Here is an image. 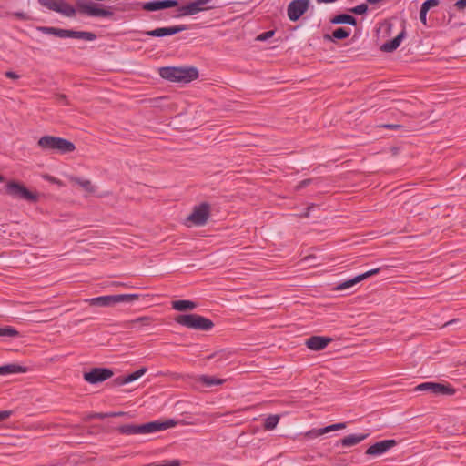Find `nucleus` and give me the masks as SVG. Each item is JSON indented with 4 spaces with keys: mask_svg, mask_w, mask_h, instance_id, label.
<instances>
[{
    "mask_svg": "<svg viewBox=\"0 0 466 466\" xmlns=\"http://www.w3.org/2000/svg\"><path fill=\"white\" fill-rule=\"evenodd\" d=\"M464 364H465V366H466V360H465V363H464Z\"/></svg>",
    "mask_w": 466,
    "mask_h": 466,
    "instance_id": "e2e57ef3",
    "label": "nucleus"
},
{
    "mask_svg": "<svg viewBox=\"0 0 466 466\" xmlns=\"http://www.w3.org/2000/svg\"><path fill=\"white\" fill-rule=\"evenodd\" d=\"M198 380L199 382H201L206 387H212L215 385H222L225 382V380H223V379H218V378L208 376V375H201Z\"/></svg>",
    "mask_w": 466,
    "mask_h": 466,
    "instance_id": "393cba45",
    "label": "nucleus"
},
{
    "mask_svg": "<svg viewBox=\"0 0 466 466\" xmlns=\"http://www.w3.org/2000/svg\"><path fill=\"white\" fill-rule=\"evenodd\" d=\"M12 410H0V422L5 420L12 415Z\"/></svg>",
    "mask_w": 466,
    "mask_h": 466,
    "instance_id": "a18cd8bd",
    "label": "nucleus"
},
{
    "mask_svg": "<svg viewBox=\"0 0 466 466\" xmlns=\"http://www.w3.org/2000/svg\"><path fill=\"white\" fill-rule=\"evenodd\" d=\"M147 369L146 367H142L139 370L127 375V380L128 381V383L133 382L139 379L140 377H142L147 372Z\"/></svg>",
    "mask_w": 466,
    "mask_h": 466,
    "instance_id": "c756f323",
    "label": "nucleus"
},
{
    "mask_svg": "<svg viewBox=\"0 0 466 466\" xmlns=\"http://www.w3.org/2000/svg\"><path fill=\"white\" fill-rule=\"evenodd\" d=\"M112 296V303L113 306L117 303H131L137 299H138V294H116Z\"/></svg>",
    "mask_w": 466,
    "mask_h": 466,
    "instance_id": "b1692460",
    "label": "nucleus"
},
{
    "mask_svg": "<svg viewBox=\"0 0 466 466\" xmlns=\"http://www.w3.org/2000/svg\"><path fill=\"white\" fill-rule=\"evenodd\" d=\"M396 22H398V19H396V18L384 20L381 23H380L379 25H377L374 29L390 30V29H392V27L396 26V24H395Z\"/></svg>",
    "mask_w": 466,
    "mask_h": 466,
    "instance_id": "7c9ffc66",
    "label": "nucleus"
},
{
    "mask_svg": "<svg viewBox=\"0 0 466 466\" xmlns=\"http://www.w3.org/2000/svg\"><path fill=\"white\" fill-rule=\"evenodd\" d=\"M110 412L103 413V412H93L89 413V420L92 419H105V418H110L109 416Z\"/></svg>",
    "mask_w": 466,
    "mask_h": 466,
    "instance_id": "ea45409f",
    "label": "nucleus"
},
{
    "mask_svg": "<svg viewBox=\"0 0 466 466\" xmlns=\"http://www.w3.org/2000/svg\"><path fill=\"white\" fill-rule=\"evenodd\" d=\"M279 419H280L279 415L268 416L264 420V424H263L264 429L267 431L274 430L277 427V425L279 421Z\"/></svg>",
    "mask_w": 466,
    "mask_h": 466,
    "instance_id": "cd10ccee",
    "label": "nucleus"
},
{
    "mask_svg": "<svg viewBox=\"0 0 466 466\" xmlns=\"http://www.w3.org/2000/svg\"><path fill=\"white\" fill-rule=\"evenodd\" d=\"M174 320L183 327L196 330L208 331L214 327L210 319L195 313L177 315Z\"/></svg>",
    "mask_w": 466,
    "mask_h": 466,
    "instance_id": "20e7f679",
    "label": "nucleus"
},
{
    "mask_svg": "<svg viewBox=\"0 0 466 466\" xmlns=\"http://www.w3.org/2000/svg\"><path fill=\"white\" fill-rule=\"evenodd\" d=\"M440 1L439 0H426L422 5H421V9H424L425 11H429L431 8L432 7H435L439 5Z\"/></svg>",
    "mask_w": 466,
    "mask_h": 466,
    "instance_id": "e433bc0d",
    "label": "nucleus"
},
{
    "mask_svg": "<svg viewBox=\"0 0 466 466\" xmlns=\"http://www.w3.org/2000/svg\"><path fill=\"white\" fill-rule=\"evenodd\" d=\"M36 29L44 30V29H56V28H55V27L39 26V27H37Z\"/></svg>",
    "mask_w": 466,
    "mask_h": 466,
    "instance_id": "4d7b16f0",
    "label": "nucleus"
},
{
    "mask_svg": "<svg viewBox=\"0 0 466 466\" xmlns=\"http://www.w3.org/2000/svg\"><path fill=\"white\" fill-rule=\"evenodd\" d=\"M59 38H78L87 40V31H43Z\"/></svg>",
    "mask_w": 466,
    "mask_h": 466,
    "instance_id": "f3484780",
    "label": "nucleus"
},
{
    "mask_svg": "<svg viewBox=\"0 0 466 466\" xmlns=\"http://www.w3.org/2000/svg\"><path fill=\"white\" fill-rule=\"evenodd\" d=\"M113 15L111 7L89 1V16L109 17Z\"/></svg>",
    "mask_w": 466,
    "mask_h": 466,
    "instance_id": "dca6fc26",
    "label": "nucleus"
},
{
    "mask_svg": "<svg viewBox=\"0 0 466 466\" xmlns=\"http://www.w3.org/2000/svg\"><path fill=\"white\" fill-rule=\"evenodd\" d=\"M159 29H174V30H177V29H187L185 25H174V26H169V27H160Z\"/></svg>",
    "mask_w": 466,
    "mask_h": 466,
    "instance_id": "603ef678",
    "label": "nucleus"
},
{
    "mask_svg": "<svg viewBox=\"0 0 466 466\" xmlns=\"http://www.w3.org/2000/svg\"><path fill=\"white\" fill-rule=\"evenodd\" d=\"M198 304L191 300L178 299L172 301V309L177 311H189L196 309Z\"/></svg>",
    "mask_w": 466,
    "mask_h": 466,
    "instance_id": "aec40b11",
    "label": "nucleus"
},
{
    "mask_svg": "<svg viewBox=\"0 0 466 466\" xmlns=\"http://www.w3.org/2000/svg\"><path fill=\"white\" fill-rule=\"evenodd\" d=\"M5 191L15 199L26 200L30 203H35L38 200V194L28 190L20 182L9 181L5 187Z\"/></svg>",
    "mask_w": 466,
    "mask_h": 466,
    "instance_id": "39448f33",
    "label": "nucleus"
},
{
    "mask_svg": "<svg viewBox=\"0 0 466 466\" xmlns=\"http://www.w3.org/2000/svg\"><path fill=\"white\" fill-rule=\"evenodd\" d=\"M299 26H294L292 29L297 30Z\"/></svg>",
    "mask_w": 466,
    "mask_h": 466,
    "instance_id": "052dcab7",
    "label": "nucleus"
},
{
    "mask_svg": "<svg viewBox=\"0 0 466 466\" xmlns=\"http://www.w3.org/2000/svg\"><path fill=\"white\" fill-rule=\"evenodd\" d=\"M345 428H346V423L339 422V423L331 424V425H329V426H326V427L320 428V429H312L307 434L310 437H319L325 433H329V432L334 431L342 430Z\"/></svg>",
    "mask_w": 466,
    "mask_h": 466,
    "instance_id": "a211bd4d",
    "label": "nucleus"
},
{
    "mask_svg": "<svg viewBox=\"0 0 466 466\" xmlns=\"http://www.w3.org/2000/svg\"><path fill=\"white\" fill-rule=\"evenodd\" d=\"M397 445L394 439H387L375 442L366 450V454L370 456H380L386 453L391 448Z\"/></svg>",
    "mask_w": 466,
    "mask_h": 466,
    "instance_id": "9b49d317",
    "label": "nucleus"
},
{
    "mask_svg": "<svg viewBox=\"0 0 466 466\" xmlns=\"http://www.w3.org/2000/svg\"><path fill=\"white\" fill-rule=\"evenodd\" d=\"M159 76L172 83H189L198 77V70L195 66H164L158 69Z\"/></svg>",
    "mask_w": 466,
    "mask_h": 466,
    "instance_id": "f03ea898",
    "label": "nucleus"
},
{
    "mask_svg": "<svg viewBox=\"0 0 466 466\" xmlns=\"http://www.w3.org/2000/svg\"><path fill=\"white\" fill-rule=\"evenodd\" d=\"M211 0H197L178 7L177 16L193 15L200 11L209 9Z\"/></svg>",
    "mask_w": 466,
    "mask_h": 466,
    "instance_id": "1a4fd4ad",
    "label": "nucleus"
},
{
    "mask_svg": "<svg viewBox=\"0 0 466 466\" xmlns=\"http://www.w3.org/2000/svg\"><path fill=\"white\" fill-rule=\"evenodd\" d=\"M404 38H406V31H400V33L392 39L387 40L383 43L380 46V50L384 53H392L400 46Z\"/></svg>",
    "mask_w": 466,
    "mask_h": 466,
    "instance_id": "2eb2a0df",
    "label": "nucleus"
},
{
    "mask_svg": "<svg viewBox=\"0 0 466 466\" xmlns=\"http://www.w3.org/2000/svg\"><path fill=\"white\" fill-rule=\"evenodd\" d=\"M128 381L127 380V377L126 376H120V377H117L116 379H114L112 381H111V386L112 387H118V386H122V385H125V384H127Z\"/></svg>",
    "mask_w": 466,
    "mask_h": 466,
    "instance_id": "4c0bfd02",
    "label": "nucleus"
},
{
    "mask_svg": "<svg viewBox=\"0 0 466 466\" xmlns=\"http://www.w3.org/2000/svg\"><path fill=\"white\" fill-rule=\"evenodd\" d=\"M237 39H240V35L236 36Z\"/></svg>",
    "mask_w": 466,
    "mask_h": 466,
    "instance_id": "680f3d73",
    "label": "nucleus"
},
{
    "mask_svg": "<svg viewBox=\"0 0 466 466\" xmlns=\"http://www.w3.org/2000/svg\"><path fill=\"white\" fill-rule=\"evenodd\" d=\"M350 31H332V34H325L323 35L325 40L338 42L342 39H346L350 36Z\"/></svg>",
    "mask_w": 466,
    "mask_h": 466,
    "instance_id": "a878e982",
    "label": "nucleus"
},
{
    "mask_svg": "<svg viewBox=\"0 0 466 466\" xmlns=\"http://www.w3.org/2000/svg\"><path fill=\"white\" fill-rule=\"evenodd\" d=\"M0 337H19V331L11 326L0 327Z\"/></svg>",
    "mask_w": 466,
    "mask_h": 466,
    "instance_id": "c85d7f7f",
    "label": "nucleus"
},
{
    "mask_svg": "<svg viewBox=\"0 0 466 466\" xmlns=\"http://www.w3.org/2000/svg\"><path fill=\"white\" fill-rule=\"evenodd\" d=\"M229 355H230V352H228L226 350H220V351L215 352L213 354H210L209 356L207 357V359L208 360L216 359L217 361H222V360H228Z\"/></svg>",
    "mask_w": 466,
    "mask_h": 466,
    "instance_id": "2f4dec72",
    "label": "nucleus"
},
{
    "mask_svg": "<svg viewBox=\"0 0 466 466\" xmlns=\"http://www.w3.org/2000/svg\"><path fill=\"white\" fill-rule=\"evenodd\" d=\"M178 5L177 0H154L150 2L141 3V7L145 11L154 12Z\"/></svg>",
    "mask_w": 466,
    "mask_h": 466,
    "instance_id": "ddd939ff",
    "label": "nucleus"
},
{
    "mask_svg": "<svg viewBox=\"0 0 466 466\" xmlns=\"http://www.w3.org/2000/svg\"><path fill=\"white\" fill-rule=\"evenodd\" d=\"M37 147L42 150L58 154L71 153L76 148L71 141L49 135L41 137L37 141Z\"/></svg>",
    "mask_w": 466,
    "mask_h": 466,
    "instance_id": "7ed1b4c3",
    "label": "nucleus"
},
{
    "mask_svg": "<svg viewBox=\"0 0 466 466\" xmlns=\"http://www.w3.org/2000/svg\"><path fill=\"white\" fill-rule=\"evenodd\" d=\"M368 437V434L360 433V434H350L340 439L336 445L339 443L343 447H351L359 444L362 441H364Z\"/></svg>",
    "mask_w": 466,
    "mask_h": 466,
    "instance_id": "6ab92c4d",
    "label": "nucleus"
},
{
    "mask_svg": "<svg viewBox=\"0 0 466 466\" xmlns=\"http://www.w3.org/2000/svg\"><path fill=\"white\" fill-rule=\"evenodd\" d=\"M5 181V177L0 174V183Z\"/></svg>",
    "mask_w": 466,
    "mask_h": 466,
    "instance_id": "bf43d9fd",
    "label": "nucleus"
},
{
    "mask_svg": "<svg viewBox=\"0 0 466 466\" xmlns=\"http://www.w3.org/2000/svg\"><path fill=\"white\" fill-rule=\"evenodd\" d=\"M89 306L92 307H112V296H99L96 298L89 299Z\"/></svg>",
    "mask_w": 466,
    "mask_h": 466,
    "instance_id": "4be33fe9",
    "label": "nucleus"
},
{
    "mask_svg": "<svg viewBox=\"0 0 466 466\" xmlns=\"http://www.w3.org/2000/svg\"><path fill=\"white\" fill-rule=\"evenodd\" d=\"M3 375L25 373L27 371V368L16 363H9L1 366Z\"/></svg>",
    "mask_w": 466,
    "mask_h": 466,
    "instance_id": "5701e85b",
    "label": "nucleus"
},
{
    "mask_svg": "<svg viewBox=\"0 0 466 466\" xmlns=\"http://www.w3.org/2000/svg\"><path fill=\"white\" fill-rule=\"evenodd\" d=\"M177 425L174 419L165 420H153L144 424H123L116 428V431L122 435L150 434L167 430Z\"/></svg>",
    "mask_w": 466,
    "mask_h": 466,
    "instance_id": "f257e3e1",
    "label": "nucleus"
},
{
    "mask_svg": "<svg viewBox=\"0 0 466 466\" xmlns=\"http://www.w3.org/2000/svg\"><path fill=\"white\" fill-rule=\"evenodd\" d=\"M275 32L276 31H266L265 33L263 34H260L258 35H256L254 37V40L255 41H266L271 37H273V35H275Z\"/></svg>",
    "mask_w": 466,
    "mask_h": 466,
    "instance_id": "c9c22d12",
    "label": "nucleus"
},
{
    "mask_svg": "<svg viewBox=\"0 0 466 466\" xmlns=\"http://www.w3.org/2000/svg\"><path fill=\"white\" fill-rule=\"evenodd\" d=\"M309 8V0H292L287 9L291 21H297Z\"/></svg>",
    "mask_w": 466,
    "mask_h": 466,
    "instance_id": "f8f14e48",
    "label": "nucleus"
},
{
    "mask_svg": "<svg viewBox=\"0 0 466 466\" xmlns=\"http://www.w3.org/2000/svg\"><path fill=\"white\" fill-rule=\"evenodd\" d=\"M368 5L367 4H360L353 8H351L350 11L355 15H363L367 12Z\"/></svg>",
    "mask_w": 466,
    "mask_h": 466,
    "instance_id": "f704fd0d",
    "label": "nucleus"
},
{
    "mask_svg": "<svg viewBox=\"0 0 466 466\" xmlns=\"http://www.w3.org/2000/svg\"><path fill=\"white\" fill-rule=\"evenodd\" d=\"M80 12L87 14V3H84L80 5Z\"/></svg>",
    "mask_w": 466,
    "mask_h": 466,
    "instance_id": "864d4df0",
    "label": "nucleus"
},
{
    "mask_svg": "<svg viewBox=\"0 0 466 466\" xmlns=\"http://www.w3.org/2000/svg\"><path fill=\"white\" fill-rule=\"evenodd\" d=\"M414 390L417 391H429L435 396H452L457 391L450 383L443 384L433 381L420 383Z\"/></svg>",
    "mask_w": 466,
    "mask_h": 466,
    "instance_id": "0eeeda50",
    "label": "nucleus"
},
{
    "mask_svg": "<svg viewBox=\"0 0 466 466\" xmlns=\"http://www.w3.org/2000/svg\"><path fill=\"white\" fill-rule=\"evenodd\" d=\"M151 322L152 318L148 316L139 317L130 321L132 325L139 324L141 326H148L151 324Z\"/></svg>",
    "mask_w": 466,
    "mask_h": 466,
    "instance_id": "72a5a7b5",
    "label": "nucleus"
},
{
    "mask_svg": "<svg viewBox=\"0 0 466 466\" xmlns=\"http://www.w3.org/2000/svg\"><path fill=\"white\" fill-rule=\"evenodd\" d=\"M88 191H89V195H96V197H99V198H102L106 195V193H101V194H96V191L94 189V187L91 185V183L89 182V188H88Z\"/></svg>",
    "mask_w": 466,
    "mask_h": 466,
    "instance_id": "de8ad7c7",
    "label": "nucleus"
},
{
    "mask_svg": "<svg viewBox=\"0 0 466 466\" xmlns=\"http://www.w3.org/2000/svg\"><path fill=\"white\" fill-rule=\"evenodd\" d=\"M333 339L326 336H311L306 339L305 345L308 349L315 351L324 350Z\"/></svg>",
    "mask_w": 466,
    "mask_h": 466,
    "instance_id": "4468645a",
    "label": "nucleus"
},
{
    "mask_svg": "<svg viewBox=\"0 0 466 466\" xmlns=\"http://www.w3.org/2000/svg\"><path fill=\"white\" fill-rule=\"evenodd\" d=\"M210 205L208 202L195 206L186 219L187 226H204L210 217Z\"/></svg>",
    "mask_w": 466,
    "mask_h": 466,
    "instance_id": "423d86ee",
    "label": "nucleus"
},
{
    "mask_svg": "<svg viewBox=\"0 0 466 466\" xmlns=\"http://www.w3.org/2000/svg\"><path fill=\"white\" fill-rule=\"evenodd\" d=\"M146 35L154 36V37H163L167 35H172L179 31H143Z\"/></svg>",
    "mask_w": 466,
    "mask_h": 466,
    "instance_id": "473e14b6",
    "label": "nucleus"
},
{
    "mask_svg": "<svg viewBox=\"0 0 466 466\" xmlns=\"http://www.w3.org/2000/svg\"><path fill=\"white\" fill-rule=\"evenodd\" d=\"M114 376L110 368L96 367L89 369V384L102 383Z\"/></svg>",
    "mask_w": 466,
    "mask_h": 466,
    "instance_id": "9d476101",
    "label": "nucleus"
},
{
    "mask_svg": "<svg viewBox=\"0 0 466 466\" xmlns=\"http://www.w3.org/2000/svg\"><path fill=\"white\" fill-rule=\"evenodd\" d=\"M381 127L390 129V130H398V129L406 130L405 127L402 125H400V124H384V125H381Z\"/></svg>",
    "mask_w": 466,
    "mask_h": 466,
    "instance_id": "79ce46f5",
    "label": "nucleus"
},
{
    "mask_svg": "<svg viewBox=\"0 0 466 466\" xmlns=\"http://www.w3.org/2000/svg\"><path fill=\"white\" fill-rule=\"evenodd\" d=\"M72 181L80 186L81 187H83L84 189H87V180H83V179H80V178H77V177H75L72 179Z\"/></svg>",
    "mask_w": 466,
    "mask_h": 466,
    "instance_id": "c03bdc74",
    "label": "nucleus"
},
{
    "mask_svg": "<svg viewBox=\"0 0 466 466\" xmlns=\"http://www.w3.org/2000/svg\"><path fill=\"white\" fill-rule=\"evenodd\" d=\"M5 76L8 78H11V79H18L19 78V76L15 72H13V71L5 72Z\"/></svg>",
    "mask_w": 466,
    "mask_h": 466,
    "instance_id": "8fccbe9b",
    "label": "nucleus"
},
{
    "mask_svg": "<svg viewBox=\"0 0 466 466\" xmlns=\"http://www.w3.org/2000/svg\"><path fill=\"white\" fill-rule=\"evenodd\" d=\"M39 3L47 9L66 16H72L76 13L75 8L64 0H39Z\"/></svg>",
    "mask_w": 466,
    "mask_h": 466,
    "instance_id": "6e6552de",
    "label": "nucleus"
},
{
    "mask_svg": "<svg viewBox=\"0 0 466 466\" xmlns=\"http://www.w3.org/2000/svg\"><path fill=\"white\" fill-rule=\"evenodd\" d=\"M455 6L458 8V9H463L466 7V0H458L456 3H455Z\"/></svg>",
    "mask_w": 466,
    "mask_h": 466,
    "instance_id": "3c124183",
    "label": "nucleus"
},
{
    "mask_svg": "<svg viewBox=\"0 0 466 466\" xmlns=\"http://www.w3.org/2000/svg\"><path fill=\"white\" fill-rule=\"evenodd\" d=\"M380 271V268H373V269H370L367 272H364L362 274H359L360 277V279L361 281L371 277V276H374V275H377L379 272Z\"/></svg>",
    "mask_w": 466,
    "mask_h": 466,
    "instance_id": "58836bf2",
    "label": "nucleus"
},
{
    "mask_svg": "<svg viewBox=\"0 0 466 466\" xmlns=\"http://www.w3.org/2000/svg\"><path fill=\"white\" fill-rule=\"evenodd\" d=\"M316 207L315 204H310L308 206L305 210L299 215L300 218H309L310 211Z\"/></svg>",
    "mask_w": 466,
    "mask_h": 466,
    "instance_id": "37998d69",
    "label": "nucleus"
},
{
    "mask_svg": "<svg viewBox=\"0 0 466 466\" xmlns=\"http://www.w3.org/2000/svg\"><path fill=\"white\" fill-rule=\"evenodd\" d=\"M360 281H361V279H360V275H357L353 279L344 280L342 282L338 283L337 286L333 289L337 290V291L345 290L347 289L353 287L354 285L358 284Z\"/></svg>",
    "mask_w": 466,
    "mask_h": 466,
    "instance_id": "bb28decb",
    "label": "nucleus"
},
{
    "mask_svg": "<svg viewBox=\"0 0 466 466\" xmlns=\"http://www.w3.org/2000/svg\"><path fill=\"white\" fill-rule=\"evenodd\" d=\"M87 377H88V374H87V370L84 369L83 370V378L86 381H87Z\"/></svg>",
    "mask_w": 466,
    "mask_h": 466,
    "instance_id": "5fc2aeb1",
    "label": "nucleus"
},
{
    "mask_svg": "<svg viewBox=\"0 0 466 466\" xmlns=\"http://www.w3.org/2000/svg\"><path fill=\"white\" fill-rule=\"evenodd\" d=\"M329 22L334 25L347 24L352 26H357L356 18L350 14H339L338 15H335L334 17L329 19Z\"/></svg>",
    "mask_w": 466,
    "mask_h": 466,
    "instance_id": "412c9836",
    "label": "nucleus"
},
{
    "mask_svg": "<svg viewBox=\"0 0 466 466\" xmlns=\"http://www.w3.org/2000/svg\"><path fill=\"white\" fill-rule=\"evenodd\" d=\"M313 179L312 178H306V179H303L302 181H300L297 186H296V190H301L303 188H305L306 187L309 186L311 183H312Z\"/></svg>",
    "mask_w": 466,
    "mask_h": 466,
    "instance_id": "a19ab883",
    "label": "nucleus"
},
{
    "mask_svg": "<svg viewBox=\"0 0 466 466\" xmlns=\"http://www.w3.org/2000/svg\"><path fill=\"white\" fill-rule=\"evenodd\" d=\"M427 13L428 11H425L424 9H421L420 8V21L426 25V15H427Z\"/></svg>",
    "mask_w": 466,
    "mask_h": 466,
    "instance_id": "09e8293b",
    "label": "nucleus"
},
{
    "mask_svg": "<svg viewBox=\"0 0 466 466\" xmlns=\"http://www.w3.org/2000/svg\"><path fill=\"white\" fill-rule=\"evenodd\" d=\"M96 39V35L94 33H92L91 31H89V41H92Z\"/></svg>",
    "mask_w": 466,
    "mask_h": 466,
    "instance_id": "6e6d98bb",
    "label": "nucleus"
},
{
    "mask_svg": "<svg viewBox=\"0 0 466 466\" xmlns=\"http://www.w3.org/2000/svg\"><path fill=\"white\" fill-rule=\"evenodd\" d=\"M455 321H456V319H452V320H451V321H448V322L445 324V326H448V325H450V324H451V323H453V322H455Z\"/></svg>",
    "mask_w": 466,
    "mask_h": 466,
    "instance_id": "13d9d810",
    "label": "nucleus"
},
{
    "mask_svg": "<svg viewBox=\"0 0 466 466\" xmlns=\"http://www.w3.org/2000/svg\"><path fill=\"white\" fill-rule=\"evenodd\" d=\"M109 416H110V418H113V417H122V416L131 417L127 412H124V411L110 412Z\"/></svg>",
    "mask_w": 466,
    "mask_h": 466,
    "instance_id": "49530a36",
    "label": "nucleus"
}]
</instances>
